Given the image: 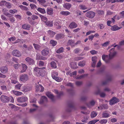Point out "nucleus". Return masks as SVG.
I'll return each mask as SVG.
<instances>
[{"instance_id":"obj_33","label":"nucleus","mask_w":124,"mask_h":124,"mask_svg":"<svg viewBox=\"0 0 124 124\" xmlns=\"http://www.w3.org/2000/svg\"><path fill=\"white\" fill-rule=\"evenodd\" d=\"M101 109H107L108 108V106L107 104H101L100 105Z\"/></svg>"},{"instance_id":"obj_3","label":"nucleus","mask_w":124,"mask_h":124,"mask_svg":"<svg viewBox=\"0 0 124 124\" xmlns=\"http://www.w3.org/2000/svg\"><path fill=\"white\" fill-rule=\"evenodd\" d=\"M119 101V99L115 97H113L109 101V104L112 105L113 104L116 103Z\"/></svg>"},{"instance_id":"obj_49","label":"nucleus","mask_w":124,"mask_h":124,"mask_svg":"<svg viewBox=\"0 0 124 124\" xmlns=\"http://www.w3.org/2000/svg\"><path fill=\"white\" fill-rule=\"evenodd\" d=\"M80 9L83 10H85L87 8V7L85 5H81L79 6Z\"/></svg>"},{"instance_id":"obj_53","label":"nucleus","mask_w":124,"mask_h":124,"mask_svg":"<svg viewBox=\"0 0 124 124\" xmlns=\"http://www.w3.org/2000/svg\"><path fill=\"white\" fill-rule=\"evenodd\" d=\"M5 5L8 8H11V4L9 3L6 2Z\"/></svg>"},{"instance_id":"obj_25","label":"nucleus","mask_w":124,"mask_h":124,"mask_svg":"<svg viewBox=\"0 0 124 124\" xmlns=\"http://www.w3.org/2000/svg\"><path fill=\"white\" fill-rule=\"evenodd\" d=\"M0 71L1 73L4 74L7 71V68L6 67H2L0 69Z\"/></svg>"},{"instance_id":"obj_26","label":"nucleus","mask_w":124,"mask_h":124,"mask_svg":"<svg viewBox=\"0 0 124 124\" xmlns=\"http://www.w3.org/2000/svg\"><path fill=\"white\" fill-rule=\"evenodd\" d=\"M39 16L42 21L44 22L45 23L47 22V19L46 17L41 15H39Z\"/></svg>"},{"instance_id":"obj_59","label":"nucleus","mask_w":124,"mask_h":124,"mask_svg":"<svg viewBox=\"0 0 124 124\" xmlns=\"http://www.w3.org/2000/svg\"><path fill=\"white\" fill-rule=\"evenodd\" d=\"M117 0H107V3H109L111 2L112 3L116 2Z\"/></svg>"},{"instance_id":"obj_43","label":"nucleus","mask_w":124,"mask_h":124,"mask_svg":"<svg viewBox=\"0 0 124 124\" xmlns=\"http://www.w3.org/2000/svg\"><path fill=\"white\" fill-rule=\"evenodd\" d=\"M50 43L52 45V46H54L56 45L57 42L56 41L52 40L50 41Z\"/></svg>"},{"instance_id":"obj_29","label":"nucleus","mask_w":124,"mask_h":124,"mask_svg":"<svg viewBox=\"0 0 124 124\" xmlns=\"http://www.w3.org/2000/svg\"><path fill=\"white\" fill-rule=\"evenodd\" d=\"M22 27L23 29L27 30H29L30 28L29 25L27 24H25L23 25Z\"/></svg>"},{"instance_id":"obj_31","label":"nucleus","mask_w":124,"mask_h":124,"mask_svg":"<svg viewBox=\"0 0 124 124\" xmlns=\"http://www.w3.org/2000/svg\"><path fill=\"white\" fill-rule=\"evenodd\" d=\"M63 6L64 8L69 9L71 7V5L69 3H66L64 4Z\"/></svg>"},{"instance_id":"obj_27","label":"nucleus","mask_w":124,"mask_h":124,"mask_svg":"<svg viewBox=\"0 0 124 124\" xmlns=\"http://www.w3.org/2000/svg\"><path fill=\"white\" fill-rule=\"evenodd\" d=\"M46 12L49 15H52L53 13V9L51 8H47L46 10Z\"/></svg>"},{"instance_id":"obj_51","label":"nucleus","mask_w":124,"mask_h":124,"mask_svg":"<svg viewBox=\"0 0 124 124\" xmlns=\"http://www.w3.org/2000/svg\"><path fill=\"white\" fill-rule=\"evenodd\" d=\"M97 13L100 15H101L103 14L104 13V11L102 10H97Z\"/></svg>"},{"instance_id":"obj_40","label":"nucleus","mask_w":124,"mask_h":124,"mask_svg":"<svg viewBox=\"0 0 124 124\" xmlns=\"http://www.w3.org/2000/svg\"><path fill=\"white\" fill-rule=\"evenodd\" d=\"M97 115V112L95 111L92 112L91 114V118H93L96 116Z\"/></svg>"},{"instance_id":"obj_35","label":"nucleus","mask_w":124,"mask_h":124,"mask_svg":"<svg viewBox=\"0 0 124 124\" xmlns=\"http://www.w3.org/2000/svg\"><path fill=\"white\" fill-rule=\"evenodd\" d=\"M83 84V82L82 81H77L75 82L76 85L78 86H81Z\"/></svg>"},{"instance_id":"obj_64","label":"nucleus","mask_w":124,"mask_h":124,"mask_svg":"<svg viewBox=\"0 0 124 124\" xmlns=\"http://www.w3.org/2000/svg\"><path fill=\"white\" fill-rule=\"evenodd\" d=\"M79 51L80 50L79 48H77L74 50V54H77L79 52Z\"/></svg>"},{"instance_id":"obj_38","label":"nucleus","mask_w":124,"mask_h":124,"mask_svg":"<svg viewBox=\"0 0 124 124\" xmlns=\"http://www.w3.org/2000/svg\"><path fill=\"white\" fill-rule=\"evenodd\" d=\"M99 121V120L95 119L91 120L88 123V124H94L95 123Z\"/></svg>"},{"instance_id":"obj_42","label":"nucleus","mask_w":124,"mask_h":124,"mask_svg":"<svg viewBox=\"0 0 124 124\" xmlns=\"http://www.w3.org/2000/svg\"><path fill=\"white\" fill-rule=\"evenodd\" d=\"M33 45L35 49L37 50H39L40 47V46L38 44L34 43L33 44Z\"/></svg>"},{"instance_id":"obj_5","label":"nucleus","mask_w":124,"mask_h":124,"mask_svg":"<svg viewBox=\"0 0 124 124\" xmlns=\"http://www.w3.org/2000/svg\"><path fill=\"white\" fill-rule=\"evenodd\" d=\"M20 79L21 81L25 82L28 79V77L27 74H24L20 76Z\"/></svg>"},{"instance_id":"obj_6","label":"nucleus","mask_w":124,"mask_h":124,"mask_svg":"<svg viewBox=\"0 0 124 124\" xmlns=\"http://www.w3.org/2000/svg\"><path fill=\"white\" fill-rule=\"evenodd\" d=\"M95 12L92 11H89L86 14V16L90 18H93L95 15Z\"/></svg>"},{"instance_id":"obj_14","label":"nucleus","mask_w":124,"mask_h":124,"mask_svg":"<svg viewBox=\"0 0 124 124\" xmlns=\"http://www.w3.org/2000/svg\"><path fill=\"white\" fill-rule=\"evenodd\" d=\"M49 49L48 48H46L43 50L42 52V54L44 56H46L48 55L49 52Z\"/></svg>"},{"instance_id":"obj_58","label":"nucleus","mask_w":124,"mask_h":124,"mask_svg":"<svg viewBox=\"0 0 124 124\" xmlns=\"http://www.w3.org/2000/svg\"><path fill=\"white\" fill-rule=\"evenodd\" d=\"M20 66H21V65L19 64H15L14 65V67L16 69H18Z\"/></svg>"},{"instance_id":"obj_4","label":"nucleus","mask_w":124,"mask_h":124,"mask_svg":"<svg viewBox=\"0 0 124 124\" xmlns=\"http://www.w3.org/2000/svg\"><path fill=\"white\" fill-rule=\"evenodd\" d=\"M0 99L1 101L3 102H7L10 101V99L9 97L4 95H1L0 97Z\"/></svg>"},{"instance_id":"obj_52","label":"nucleus","mask_w":124,"mask_h":124,"mask_svg":"<svg viewBox=\"0 0 124 124\" xmlns=\"http://www.w3.org/2000/svg\"><path fill=\"white\" fill-rule=\"evenodd\" d=\"M6 1L5 0L1 1L0 2V6H4L6 4Z\"/></svg>"},{"instance_id":"obj_56","label":"nucleus","mask_w":124,"mask_h":124,"mask_svg":"<svg viewBox=\"0 0 124 124\" xmlns=\"http://www.w3.org/2000/svg\"><path fill=\"white\" fill-rule=\"evenodd\" d=\"M120 17L121 18H124V11H123L119 13Z\"/></svg>"},{"instance_id":"obj_34","label":"nucleus","mask_w":124,"mask_h":124,"mask_svg":"<svg viewBox=\"0 0 124 124\" xmlns=\"http://www.w3.org/2000/svg\"><path fill=\"white\" fill-rule=\"evenodd\" d=\"M67 91L69 93L72 95H74L75 93V91L72 89H68Z\"/></svg>"},{"instance_id":"obj_32","label":"nucleus","mask_w":124,"mask_h":124,"mask_svg":"<svg viewBox=\"0 0 124 124\" xmlns=\"http://www.w3.org/2000/svg\"><path fill=\"white\" fill-rule=\"evenodd\" d=\"M56 38L58 40H59L63 37V35L62 34H59L56 35Z\"/></svg>"},{"instance_id":"obj_48","label":"nucleus","mask_w":124,"mask_h":124,"mask_svg":"<svg viewBox=\"0 0 124 124\" xmlns=\"http://www.w3.org/2000/svg\"><path fill=\"white\" fill-rule=\"evenodd\" d=\"M44 63L43 61H40L39 62L38 65L39 66L42 67L44 66Z\"/></svg>"},{"instance_id":"obj_63","label":"nucleus","mask_w":124,"mask_h":124,"mask_svg":"<svg viewBox=\"0 0 124 124\" xmlns=\"http://www.w3.org/2000/svg\"><path fill=\"white\" fill-rule=\"evenodd\" d=\"M97 57L96 56L92 57V60L93 62H96L97 61Z\"/></svg>"},{"instance_id":"obj_62","label":"nucleus","mask_w":124,"mask_h":124,"mask_svg":"<svg viewBox=\"0 0 124 124\" xmlns=\"http://www.w3.org/2000/svg\"><path fill=\"white\" fill-rule=\"evenodd\" d=\"M109 41H106L105 42L102 44V46H106L109 45Z\"/></svg>"},{"instance_id":"obj_28","label":"nucleus","mask_w":124,"mask_h":124,"mask_svg":"<svg viewBox=\"0 0 124 124\" xmlns=\"http://www.w3.org/2000/svg\"><path fill=\"white\" fill-rule=\"evenodd\" d=\"M51 67L53 69H55L57 68L56 63L54 61H52L50 63Z\"/></svg>"},{"instance_id":"obj_15","label":"nucleus","mask_w":124,"mask_h":124,"mask_svg":"<svg viewBox=\"0 0 124 124\" xmlns=\"http://www.w3.org/2000/svg\"><path fill=\"white\" fill-rule=\"evenodd\" d=\"M36 90L40 92H43L44 90V88L43 86L40 85L36 86Z\"/></svg>"},{"instance_id":"obj_16","label":"nucleus","mask_w":124,"mask_h":124,"mask_svg":"<svg viewBox=\"0 0 124 124\" xmlns=\"http://www.w3.org/2000/svg\"><path fill=\"white\" fill-rule=\"evenodd\" d=\"M68 44H69L72 47H74L75 46V41L71 39L69 40L67 42Z\"/></svg>"},{"instance_id":"obj_20","label":"nucleus","mask_w":124,"mask_h":124,"mask_svg":"<svg viewBox=\"0 0 124 124\" xmlns=\"http://www.w3.org/2000/svg\"><path fill=\"white\" fill-rule=\"evenodd\" d=\"M22 89V91L24 92H26L28 91H30L31 89V88L30 87H26L25 86L23 87Z\"/></svg>"},{"instance_id":"obj_45","label":"nucleus","mask_w":124,"mask_h":124,"mask_svg":"<svg viewBox=\"0 0 124 124\" xmlns=\"http://www.w3.org/2000/svg\"><path fill=\"white\" fill-rule=\"evenodd\" d=\"M46 24L48 26L50 27H52L53 26V23L52 22L48 21L46 23Z\"/></svg>"},{"instance_id":"obj_7","label":"nucleus","mask_w":124,"mask_h":124,"mask_svg":"<svg viewBox=\"0 0 124 124\" xmlns=\"http://www.w3.org/2000/svg\"><path fill=\"white\" fill-rule=\"evenodd\" d=\"M116 52H114L112 54H109V58L108 59H106V60L105 61L106 63H109L110 62V60L116 55Z\"/></svg>"},{"instance_id":"obj_55","label":"nucleus","mask_w":124,"mask_h":124,"mask_svg":"<svg viewBox=\"0 0 124 124\" xmlns=\"http://www.w3.org/2000/svg\"><path fill=\"white\" fill-rule=\"evenodd\" d=\"M87 75V74H84L81 75L79 77H77V78H76V79H81L82 78L85 77V76H86Z\"/></svg>"},{"instance_id":"obj_57","label":"nucleus","mask_w":124,"mask_h":124,"mask_svg":"<svg viewBox=\"0 0 124 124\" xmlns=\"http://www.w3.org/2000/svg\"><path fill=\"white\" fill-rule=\"evenodd\" d=\"M37 1L41 5L45 4L46 2V1L45 0H38Z\"/></svg>"},{"instance_id":"obj_2","label":"nucleus","mask_w":124,"mask_h":124,"mask_svg":"<svg viewBox=\"0 0 124 124\" xmlns=\"http://www.w3.org/2000/svg\"><path fill=\"white\" fill-rule=\"evenodd\" d=\"M106 80L102 83V85H106L108 83L111 81L112 80V76L109 73L107 74L106 75Z\"/></svg>"},{"instance_id":"obj_10","label":"nucleus","mask_w":124,"mask_h":124,"mask_svg":"<svg viewBox=\"0 0 124 124\" xmlns=\"http://www.w3.org/2000/svg\"><path fill=\"white\" fill-rule=\"evenodd\" d=\"M27 100V98L26 97L22 96L18 98L17 99V101L19 102H25Z\"/></svg>"},{"instance_id":"obj_24","label":"nucleus","mask_w":124,"mask_h":124,"mask_svg":"<svg viewBox=\"0 0 124 124\" xmlns=\"http://www.w3.org/2000/svg\"><path fill=\"white\" fill-rule=\"evenodd\" d=\"M22 70H21L20 72L23 73L26 71L27 68V66L24 64H22Z\"/></svg>"},{"instance_id":"obj_22","label":"nucleus","mask_w":124,"mask_h":124,"mask_svg":"<svg viewBox=\"0 0 124 124\" xmlns=\"http://www.w3.org/2000/svg\"><path fill=\"white\" fill-rule=\"evenodd\" d=\"M68 105L69 108L67 109V111L68 112H70L71 111V108H73L74 107L73 103L71 102L69 103Z\"/></svg>"},{"instance_id":"obj_21","label":"nucleus","mask_w":124,"mask_h":124,"mask_svg":"<svg viewBox=\"0 0 124 124\" xmlns=\"http://www.w3.org/2000/svg\"><path fill=\"white\" fill-rule=\"evenodd\" d=\"M121 27H120L117 26L116 25L112 26L111 29L112 31H115L117 30L120 29Z\"/></svg>"},{"instance_id":"obj_30","label":"nucleus","mask_w":124,"mask_h":124,"mask_svg":"<svg viewBox=\"0 0 124 124\" xmlns=\"http://www.w3.org/2000/svg\"><path fill=\"white\" fill-rule=\"evenodd\" d=\"M37 10L38 12L43 14H44L46 13V11L44 8H38L37 9Z\"/></svg>"},{"instance_id":"obj_18","label":"nucleus","mask_w":124,"mask_h":124,"mask_svg":"<svg viewBox=\"0 0 124 124\" xmlns=\"http://www.w3.org/2000/svg\"><path fill=\"white\" fill-rule=\"evenodd\" d=\"M102 116L103 117L106 118L109 116V114L108 113V112L107 111H105L103 112Z\"/></svg>"},{"instance_id":"obj_19","label":"nucleus","mask_w":124,"mask_h":124,"mask_svg":"<svg viewBox=\"0 0 124 124\" xmlns=\"http://www.w3.org/2000/svg\"><path fill=\"white\" fill-rule=\"evenodd\" d=\"M70 65L71 68L73 69H76L78 68L76 62H71L70 63Z\"/></svg>"},{"instance_id":"obj_39","label":"nucleus","mask_w":124,"mask_h":124,"mask_svg":"<svg viewBox=\"0 0 124 124\" xmlns=\"http://www.w3.org/2000/svg\"><path fill=\"white\" fill-rule=\"evenodd\" d=\"M19 7L23 10H24L25 11H27L28 9L27 8L26 6H24L22 5H19Z\"/></svg>"},{"instance_id":"obj_54","label":"nucleus","mask_w":124,"mask_h":124,"mask_svg":"<svg viewBox=\"0 0 124 124\" xmlns=\"http://www.w3.org/2000/svg\"><path fill=\"white\" fill-rule=\"evenodd\" d=\"M22 85L20 84L16 85L15 86V88L17 89H20Z\"/></svg>"},{"instance_id":"obj_11","label":"nucleus","mask_w":124,"mask_h":124,"mask_svg":"<svg viewBox=\"0 0 124 124\" xmlns=\"http://www.w3.org/2000/svg\"><path fill=\"white\" fill-rule=\"evenodd\" d=\"M46 96L50 98L53 102H54L55 100L54 98V96L52 93L49 92H47L46 93Z\"/></svg>"},{"instance_id":"obj_12","label":"nucleus","mask_w":124,"mask_h":124,"mask_svg":"<svg viewBox=\"0 0 124 124\" xmlns=\"http://www.w3.org/2000/svg\"><path fill=\"white\" fill-rule=\"evenodd\" d=\"M25 60L30 65H33L34 63V62L33 59L29 57H27Z\"/></svg>"},{"instance_id":"obj_50","label":"nucleus","mask_w":124,"mask_h":124,"mask_svg":"<svg viewBox=\"0 0 124 124\" xmlns=\"http://www.w3.org/2000/svg\"><path fill=\"white\" fill-rule=\"evenodd\" d=\"M107 120L106 119L101 120L99 121V122L101 124L106 123L107 122Z\"/></svg>"},{"instance_id":"obj_23","label":"nucleus","mask_w":124,"mask_h":124,"mask_svg":"<svg viewBox=\"0 0 124 124\" xmlns=\"http://www.w3.org/2000/svg\"><path fill=\"white\" fill-rule=\"evenodd\" d=\"M55 93L57 94V97L58 98H60L61 96L63 94V92H59L58 90H55Z\"/></svg>"},{"instance_id":"obj_9","label":"nucleus","mask_w":124,"mask_h":124,"mask_svg":"<svg viewBox=\"0 0 124 124\" xmlns=\"http://www.w3.org/2000/svg\"><path fill=\"white\" fill-rule=\"evenodd\" d=\"M12 54L14 56L16 57H20L21 56V53L18 50H16L13 51Z\"/></svg>"},{"instance_id":"obj_46","label":"nucleus","mask_w":124,"mask_h":124,"mask_svg":"<svg viewBox=\"0 0 124 124\" xmlns=\"http://www.w3.org/2000/svg\"><path fill=\"white\" fill-rule=\"evenodd\" d=\"M48 33L51 36L53 37L55 34V33L54 32L49 30L48 31Z\"/></svg>"},{"instance_id":"obj_44","label":"nucleus","mask_w":124,"mask_h":124,"mask_svg":"<svg viewBox=\"0 0 124 124\" xmlns=\"http://www.w3.org/2000/svg\"><path fill=\"white\" fill-rule=\"evenodd\" d=\"M63 48L62 47H61L58 50L56 51L57 53L60 54L63 52Z\"/></svg>"},{"instance_id":"obj_61","label":"nucleus","mask_w":124,"mask_h":124,"mask_svg":"<svg viewBox=\"0 0 124 124\" xmlns=\"http://www.w3.org/2000/svg\"><path fill=\"white\" fill-rule=\"evenodd\" d=\"M30 6L32 9H33L37 8L36 5L34 4H30Z\"/></svg>"},{"instance_id":"obj_47","label":"nucleus","mask_w":124,"mask_h":124,"mask_svg":"<svg viewBox=\"0 0 124 124\" xmlns=\"http://www.w3.org/2000/svg\"><path fill=\"white\" fill-rule=\"evenodd\" d=\"M85 61H83L82 62H80L78 63V65L81 67L84 66L85 65Z\"/></svg>"},{"instance_id":"obj_36","label":"nucleus","mask_w":124,"mask_h":124,"mask_svg":"<svg viewBox=\"0 0 124 124\" xmlns=\"http://www.w3.org/2000/svg\"><path fill=\"white\" fill-rule=\"evenodd\" d=\"M70 13L68 11H63L61 12V14L62 15L64 16H67L70 14Z\"/></svg>"},{"instance_id":"obj_41","label":"nucleus","mask_w":124,"mask_h":124,"mask_svg":"<svg viewBox=\"0 0 124 124\" xmlns=\"http://www.w3.org/2000/svg\"><path fill=\"white\" fill-rule=\"evenodd\" d=\"M13 92L17 96L21 95L22 94V92L16 91H13Z\"/></svg>"},{"instance_id":"obj_37","label":"nucleus","mask_w":124,"mask_h":124,"mask_svg":"<svg viewBox=\"0 0 124 124\" xmlns=\"http://www.w3.org/2000/svg\"><path fill=\"white\" fill-rule=\"evenodd\" d=\"M87 96H84L81 97L80 98V100L83 102L87 100Z\"/></svg>"},{"instance_id":"obj_60","label":"nucleus","mask_w":124,"mask_h":124,"mask_svg":"<svg viewBox=\"0 0 124 124\" xmlns=\"http://www.w3.org/2000/svg\"><path fill=\"white\" fill-rule=\"evenodd\" d=\"M32 19L34 20L35 19H37L38 18V17L37 16L35 15H33L31 16Z\"/></svg>"},{"instance_id":"obj_1","label":"nucleus","mask_w":124,"mask_h":124,"mask_svg":"<svg viewBox=\"0 0 124 124\" xmlns=\"http://www.w3.org/2000/svg\"><path fill=\"white\" fill-rule=\"evenodd\" d=\"M45 69V67L39 68L36 67L34 68V72L38 76H41L42 77H44L46 75V71L43 70Z\"/></svg>"},{"instance_id":"obj_17","label":"nucleus","mask_w":124,"mask_h":124,"mask_svg":"<svg viewBox=\"0 0 124 124\" xmlns=\"http://www.w3.org/2000/svg\"><path fill=\"white\" fill-rule=\"evenodd\" d=\"M77 26V25L74 22H72L70 24L69 27L70 29L75 28Z\"/></svg>"},{"instance_id":"obj_8","label":"nucleus","mask_w":124,"mask_h":124,"mask_svg":"<svg viewBox=\"0 0 124 124\" xmlns=\"http://www.w3.org/2000/svg\"><path fill=\"white\" fill-rule=\"evenodd\" d=\"M95 93L96 95L100 94V96L101 97H104L106 96V94L105 93L101 92L100 89L99 88H98L97 90L95 92Z\"/></svg>"},{"instance_id":"obj_13","label":"nucleus","mask_w":124,"mask_h":124,"mask_svg":"<svg viewBox=\"0 0 124 124\" xmlns=\"http://www.w3.org/2000/svg\"><path fill=\"white\" fill-rule=\"evenodd\" d=\"M47 98L45 96H43L41 97L39 101V103L40 104H42L47 102Z\"/></svg>"}]
</instances>
